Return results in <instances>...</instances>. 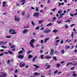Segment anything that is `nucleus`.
I'll list each match as a JSON object with an SVG mask.
<instances>
[{"label":"nucleus","instance_id":"obj_53","mask_svg":"<svg viewBox=\"0 0 77 77\" xmlns=\"http://www.w3.org/2000/svg\"><path fill=\"white\" fill-rule=\"evenodd\" d=\"M25 14V13L24 12H22V15H24Z\"/></svg>","mask_w":77,"mask_h":77},{"label":"nucleus","instance_id":"obj_18","mask_svg":"<svg viewBox=\"0 0 77 77\" xmlns=\"http://www.w3.org/2000/svg\"><path fill=\"white\" fill-rule=\"evenodd\" d=\"M32 57H33V56L32 55H30V54L29 55L28 58L29 59H31Z\"/></svg>","mask_w":77,"mask_h":77},{"label":"nucleus","instance_id":"obj_17","mask_svg":"<svg viewBox=\"0 0 77 77\" xmlns=\"http://www.w3.org/2000/svg\"><path fill=\"white\" fill-rule=\"evenodd\" d=\"M49 39H50L49 38H45V41H44L45 43L47 41H48V40H49Z\"/></svg>","mask_w":77,"mask_h":77},{"label":"nucleus","instance_id":"obj_47","mask_svg":"<svg viewBox=\"0 0 77 77\" xmlns=\"http://www.w3.org/2000/svg\"><path fill=\"white\" fill-rule=\"evenodd\" d=\"M40 30H44V27H42L40 29Z\"/></svg>","mask_w":77,"mask_h":77},{"label":"nucleus","instance_id":"obj_59","mask_svg":"<svg viewBox=\"0 0 77 77\" xmlns=\"http://www.w3.org/2000/svg\"><path fill=\"white\" fill-rule=\"evenodd\" d=\"M60 63L62 64H63V63H65V61H61L60 62Z\"/></svg>","mask_w":77,"mask_h":77},{"label":"nucleus","instance_id":"obj_37","mask_svg":"<svg viewBox=\"0 0 77 77\" xmlns=\"http://www.w3.org/2000/svg\"><path fill=\"white\" fill-rule=\"evenodd\" d=\"M74 68H75V66L71 67L70 69L71 70H74Z\"/></svg>","mask_w":77,"mask_h":77},{"label":"nucleus","instance_id":"obj_28","mask_svg":"<svg viewBox=\"0 0 77 77\" xmlns=\"http://www.w3.org/2000/svg\"><path fill=\"white\" fill-rule=\"evenodd\" d=\"M22 53H23V50H21L20 51H19L18 53V54H22Z\"/></svg>","mask_w":77,"mask_h":77},{"label":"nucleus","instance_id":"obj_31","mask_svg":"<svg viewBox=\"0 0 77 77\" xmlns=\"http://www.w3.org/2000/svg\"><path fill=\"white\" fill-rule=\"evenodd\" d=\"M73 76H74V77H77V75L75 73H74L72 74Z\"/></svg>","mask_w":77,"mask_h":77},{"label":"nucleus","instance_id":"obj_54","mask_svg":"<svg viewBox=\"0 0 77 77\" xmlns=\"http://www.w3.org/2000/svg\"><path fill=\"white\" fill-rule=\"evenodd\" d=\"M63 17V16H60V17H58V19H60V18H62Z\"/></svg>","mask_w":77,"mask_h":77},{"label":"nucleus","instance_id":"obj_4","mask_svg":"<svg viewBox=\"0 0 77 77\" xmlns=\"http://www.w3.org/2000/svg\"><path fill=\"white\" fill-rule=\"evenodd\" d=\"M47 67L45 68V69H48V68H50V65H48V63H47L45 64V67H47Z\"/></svg>","mask_w":77,"mask_h":77},{"label":"nucleus","instance_id":"obj_26","mask_svg":"<svg viewBox=\"0 0 77 77\" xmlns=\"http://www.w3.org/2000/svg\"><path fill=\"white\" fill-rule=\"evenodd\" d=\"M62 12V10H59L58 11V13L59 14H60L61 12Z\"/></svg>","mask_w":77,"mask_h":77},{"label":"nucleus","instance_id":"obj_45","mask_svg":"<svg viewBox=\"0 0 77 77\" xmlns=\"http://www.w3.org/2000/svg\"><path fill=\"white\" fill-rule=\"evenodd\" d=\"M6 38H11V36H6Z\"/></svg>","mask_w":77,"mask_h":77},{"label":"nucleus","instance_id":"obj_40","mask_svg":"<svg viewBox=\"0 0 77 77\" xmlns=\"http://www.w3.org/2000/svg\"><path fill=\"white\" fill-rule=\"evenodd\" d=\"M61 53L63 54H64V50H62L61 51Z\"/></svg>","mask_w":77,"mask_h":77},{"label":"nucleus","instance_id":"obj_42","mask_svg":"<svg viewBox=\"0 0 77 77\" xmlns=\"http://www.w3.org/2000/svg\"><path fill=\"white\" fill-rule=\"evenodd\" d=\"M16 6H20V3H16Z\"/></svg>","mask_w":77,"mask_h":77},{"label":"nucleus","instance_id":"obj_43","mask_svg":"<svg viewBox=\"0 0 77 77\" xmlns=\"http://www.w3.org/2000/svg\"><path fill=\"white\" fill-rule=\"evenodd\" d=\"M69 48H70V46H68L67 48H66V49H69Z\"/></svg>","mask_w":77,"mask_h":77},{"label":"nucleus","instance_id":"obj_10","mask_svg":"<svg viewBox=\"0 0 77 77\" xmlns=\"http://www.w3.org/2000/svg\"><path fill=\"white\" fill-rule=\"evenodd\" d=\"M21 3L23 2V3L21 4L22 5H23L26 3V0H22L20 1Z\"/></svg>","mask_w":77,"mask_h":77},{"label":"nucleus","instance_id":"obj_58","mask_svg":"<svg viewBox=\"0 0 77 77\" xmlns=\"http://www.w3.org/2000/svg\"><path fill=\"white\" fill-rule=\"evenodd\" d=\"M31 52H32V51H28L27 53V54H29V53H31Z\"/></svg>","mask_w":77,"mask_h":77},{"label":"nucleus","instance_id":"obj_29","mask_svg":"<svg viewBox=\"0 0 77 77\" xmlns=\"http://www.w3.org/2000/svg\"><path fill=\"white\" fill-rule=\"evenodd\" d=\"M57 23H58V24H60L61 23H62V21H57Z\"/></svg>","mask_w":77,"mask_h":77},{"label":"nucleus","instance_id":"obj_38","mask_svg":"<svg viewBox=\"0 0 77 77\" xmlns=\"http://www.w3.org/2000/svg\"><path fill=\"white\" fill-rule=\"evenodd\" d=\"M56 9V8H54L52 9L51 10V11H55Z\"/></svg>","mask_w":77,"mask_h":77},{"label":"nucleus","instance_id":"obj_57","mask_svg":"<svg viewBox=\"0 0 77 77\" xmlns=\"http://www.w3.org/2000/svg\"><path fill=\"white\" fill-rule=\"evenodd\" d=\"M63 42V40H61L60 42V44H62Z\"/></svg>","mask_w":77,"mask_h":77},{"label":"nucleus","instance_id":"obj_35","mask_svg":"<svg viewBox=\"0 0 77 77\" xmlns=\"http://www.w3.org/2000/svg\"><path fill=\"white\" fill-rule=\"evenodd\" d=\"M69 15L71 17H74V15H73V14L72 13H70Z\"/></svg>","mask_w":77,"mask_h":77},{"label":"nucleus","instance_id":"obj_11","mask_svg":"<svg viewBox=\"0 0 77 77\" xmlns=\"http://www.w3.org/2000/svg\"><path fill=\"white\" fill-rule=\"evenodd\" d=\"M35 39H32L31 40L29 43V44H33L34 43V42H35Z\"/></svg>","mask_w":77,"mask_h":77},{"label":"nucleus","instance_id":"obj_24","mask_svg":"<svg viewBox=\"0 0 77 77\" xmlns=\"http://www.w3.org/2000/svg\"><path fill=\"white\" fill-rule=\"evenodd\" d=\"M52 25H53V24H51V23H50L49 24H48L46 26H52Z\"/></svg>","mask_w":77,"mask_h":77},{"label":"nucleus","instance_id":"obj_48","mask_svg":"<svg viewBox=\"0 0 77 77\" xmlns=\"http://www.w3.org/2000/svg\"><path fill=\"white\" fill-rule=\"evenodd\" d=\"M4 43V41H3L2 42H0V44H3Z\"/></svg>","mask_w":77,"mask_h":77},{"label":"nucleus","instance_id":"obj_33","mask_svg":"<svg viewBox=\"0 0 77 77\" xmlns=\"http://www.w3.org/2000/svg\"><path fill=\"white\" fill-rule=\"evenodd\" d=\"M58 72V71H57V70H56L54 71V74H57V73Z\"/></svg>","mask_w":77,"mask_h":77},{"label":"nucleus","instance_id":"obj_6","mask_svg":"<svg viewBox=\"0 0 77 77\" xmlns=\"http://www.w3.org/2000/svg\"><path fill=\"white\" fill-rule=\"evenodd\" d=\"M39 13L38 12H36L34 14L33 17H37L39 16Z\"/></svg>","mask_w":77,"mask_h":77},{"label":"nucleus","instance_id":"obj_23","mask_svg":"<svg viewBox=\"0 0 77 77\" xmlns=\"http://www.w3.org/2000/svg\"><path fill=\"white\" fill-rule=\"evenodd\" d=\"M40 57L42 59H44V55H41Z\"/></svg>","mask_w":77,"mask_h":77},{"label":"nucleus","instance_id":"obj_62","mask_svg":"<svg viewBox=\"0 0 77 77\" xmlns=\"http://www.w3.org/2000/svg\"><path fill=\"white\" fill-rule=\"evenodd\" d=\"M9 45H10V46H11V45H12V43H9Z\"/></svg>","mask_w":77,"mask_h":77},{"label":"nucleus","instance_id":"obj_19","mask_svg":"<svg viewBox=\"0 0 77 77\" xmlns=\"http://www.w3.org/2000/svg\"><path fill=\"white\" fill-rule=\"evenodd\" d=\"M52 32H53L54 33H56L57 32V30L54 29L52 31Z\"/></svg>","mask_w":77,"mask_h":77},{"label":"nucleus","instance_id":"obj_2","mask_svg":"<svg viewBox=\"0 0 77 77\" xmlns=\"http://www.w3.org/2000/svg\"><path fill=\"white\" fill-rule=\"evenodd\" d=\"M54 49H51V52H50V54L51 55V56H53V55H54Z\"/></svg>","mask_w":77,"mask_h":77},{"label":"nucleus","instance_id":"obj_34","mask_svg":"<svg viewBox=\"0 0 77 77\" xmlns=\"http://www.w3.org/2000/svg\"><path fill=\"white\" fill-rule=\"evenodd\" d=\"M15 45H12V46H11V48H15Z\"/></svg>","mask_w":77,"mask_h":77},{"label":"nucleus","instance_id":"obj_61","mask_svg":"<svg viewBox=\"0 0 77 77\" xmlns=\"http://www.w3.org/2000/svg\"><path fill=\"white\" fill-rule=\"evenodd\" d=\"M48 53H49L48 51H47L46 53H45V54H48Z\"/></svg>","mask_w":77,"mask_h":77},{"label":"nucleus","instance_id":"obj_55","mask_svg":"<svg viewBox=\"0 0 77 77\" xmlns=\"http://www.w3.org/2000/svg\"><path fill=\"white\" fill-rule=\"evenodd\" d=\"M60 41V40H57L56 41V42H59Z\"/></svg>","mask_w":77,"mask_h":77},{"label":"nucleus","instance_id":"obj_20","mask_svg":"<svg viewBox=\"0 0 77 77\" xmlns=\"http://www.w3.org/2000/svg\"><path fill=\"white\" fill-rule=\"evenodd\" d=\"M56 65H57V68H59V67H60V66H61L60 64H59V63L57 64Z\"/></svg>","mask_w":77,"mask_h":77},{"label":"nucleus","instance_id":"obj_9","mask_svg":"<svg viewBox=\"0 0 77 77\" xmlns=\"http://www.w3.org/2000/svg\"><path fill=\"white\" fill-rule=\"evenodd\" d=\"M14 17H15V21H20V19L19 17H18V18L16 17V16H15Z\"/></svg>","mask_w":77,"mask_h":77},{"label":"nucleus","instance_id":"obj_39","mask_svg":"<svg viewBox=\"0 0 77 77\" xmlns=\"http://www.w3.org/2000/svg\"><path fill=\"white\" fill-rule=\"evenodd\" d=\"M38 29H39V27L37 26L36 27L35 30H38Z\"/></svg>","mask_w":77,"mask_h":77},{"label":"nucleus","instance_id":"obj_13","mask_svg":"<svg viewBox=\"0 0 77 77\" xmlns=\"http://www.w3.org/2000/svg\"><path fill=\"white\" fill-rule=\"evenodd\" d=\"M37 58V56H36L35 57H34L32 59V61L35 62V60H36V59Z\"/></svg>","mask_w":77,"mask_h":77},{"label":"nucleus","instance_id":"obj_36","mask_svg":"<svg viewBox=\"0 0 77 77\" xmlns=\"http://www.w3.org/2000/svg\"><path fill=\"white\" fill-rule=\"evenodd\" d=\"M65 27L66 29H68V25L67 24L65 25Z\"/></svg>","mask_w":77,"mask_h":77},{"label":"nucleus","instance_id":"obj_8","mask_svg":"<svg viewBox=\"0 0 77 77\" xmlns=\"http://www.w3.org/2000/svg\"><path fill=\"white\" fill-rule=\"evenodd\" d=\"M51 32V29H48L44 31V32L45 33H49V32Z\"/></svg>","mask_w":77,"mask_h":77},{"label":"nucleus","instance_id":"obj_52","mask_svg":"<svg viewBox=\"0 0 77 77\" xmlns=\"http://www.w3.org/2000/svg\"><path fill=\"white\" fill-rule=\"evenodd\" d=\"M12 29H11L9 30V32L10 33H11V32H12Z\"/></svg>","mask_w":77,"mask_h":77},{"label":"nucleus","instance_id":"obj_12","mask_svg":"<svg viewBox=\"0 0 77 77\" xmlns=\"http://www.w3.org/2000/svg\"><path fill=\"white\" fill-rule=\"evenodd\" d=\"M72 20H69V19H68L67 20H66L65 21V23H69V22H71L72 21Z\"/></svg>","mask_w":77,"mask_h":77},{"label":"nucleus","instance_id":"obj_14","mask_svg":"<svg viewBox=\"0 0 77 77\" xmlns=\"http://www.w3.org/2000/svg\"><path fill=\"white\" fill-rule=\"evenodd\" d=\"M33 66L36 67L35 68V69H37V68H39V66H37V65H35V64H34Z\"/></svg>","mask_w":77,"mask_h":77},{"label":"nucleus","instance_id":"obj_51","mask_svg":"<svg viewBox=\"0 0 77 77\" xmlns=\"http://www.w3.org/2000/svg\"><path fill=\"white\" fill-rule=\"evenodd\" d=\"M75 24H73L70 25V27H72L73 26H75Z\"/></svg>","mask_w":77,"mask_h":77},{"label":"nucleus","instance_id":"obj_27","mask_svg":"<svg viewBox=\"0 0 77 77\" xmlns=\"http://www.w3.org/2000/svg\"><path fill=\"white\" fill-rule=\"evenodd\" d=\"M39 74H40V73L37 72H35L34 74V75H39Z\"/></svg>","mask_w":77,"mask_h":77},{"label":"nucleus","instance_id":"obj_22","mask_svg":"<svg viewBox=\"0 0 77 77\" xmlns=\"http://www.w3.org/2000/svg\"><path fill=\"white\" fill-rule=\"evenodd\" d=\"M6 2H3L2 5L3 6H5V5H6Z\"/></svg>","mask_w":77,"mask_h":77},{"label":"nucleus","instance_id":"obj_32","mask_svg":"<svg viewBox=\"0 0 77 77\" xmlns=\"http://www.w3.org/2000/svg\"><path fill=\"white\" fill-rule=\"evenodd\" d=\"M46 58L47 59H51V57H50V56L46 57Z\"/></svg>","mask_w":77,"mask_h":77},{"label":"nucleus","instance_id":"obj_56","mask_svg":"<svg viewBox=\"0 0 77 77\" xmlns=\"http://www.w3.org/2000/svg\"><path fill=\"white\" fill-rule=\"evenodd\" d=\"M44 42V40H42V39L41 40V43L42 44Z\"/></svg>","mask_w":77,"mask_h":77},{"label":"nucleus","instance_id":"obj_63","mask_svg":"<svg viewBox=\"0 0 77 77\" xmlns=\"http://www.w3.org/2000/svg\"><path fill=\"white\" fill-rule=\"evenodd\" d=\"M17 72H18V70H17V69H16L15 70V73H17Z\"/></svg>","mask_w":77,"mask_h":77},{"label":"nucleus","instance_id":"obj_16","mask_svg":"<svg viewBox=\"0 0 77 77\" xmlns=\"http://www.w3.org/2000/svg\"><path fill=\"white\" fill-rule=\"evenodd\" d=\"M43 20H40L38 21V24H41L42 22H43Z\"/></svg>","mask_w":77,"mask_h":77},{"label":"nucleus","instance_id":"obj_7","mask_svg":"<svg viewBox=\"0 0 77 77\" xmlns=\"http://www.w3.org/2000/svg\"><path fill=\"white\" fill-rule=\"evenodd\" d=\"M28 32V30L25 29L23 31V34H26V33H27V32Z\"/></svg>","mask_w":77,"mask_h":77},{"label":"nucleus","instance_id":"obj_21","mask_svg":"<svg viewBox=\"0 0 77 77\" xmlns=\"http://www.w3.org/2000/svg\"><path fill=\"white\" fill-rule=\"evenodd\" d=\"M59 6H60V5H64V3L63 2H62L61 3L60 2H59Z\"/></svg>","mask_w":77,"mask_h":77},{"label":"nucleus","instance_id":"obj_1","mask_svg":"<svg viewBox=\"0 0 77 77\" xmlns=\"http://www.w3.org/2000/svg\"><path fill=\"white\" fill-rule=\"evenodd\" d=\"M1 74H2V75H0V77H6V75H7V74L5 73L1 72Z\"/></svg>","mask_w":77,"mask_h":77},{"label":"nucleus","instance_id":"obj_49","mask_svg":"<svg viewBox=\"0 0 77 77\" xmlns=\"http://www.w3.org/2000/svg\"><path fill=\"white\" fill-rule=\"evenodd\" d=\"M55 54H57V53H59V51H55Z\"/></svg>","mask_w":77,"mask_h":77},{"label":"nucleus","instance_id":"obj_46","mask_svg":"<svg viewBox=\"0 0 77 77\" xmlns=\"http://www.w3.org/2000/svg\"><path fill=\"white\" fill-rule=\"evenodd\" d=\"M11 33L12 34V35H14V34H16L17 32H11Z\"/></svg>","mask_w":77,"mask_h":77},{"label":"nucleus","instance_id":"obj_5","mask_svg":"<svg viewBox=\"0 0 77 77\" xmlns=\"http://www.w3.org/2000/svg\"><path fill=\"white\" fill-rule=\"evenodd\" d=\"M18 57L19 59H23L24 58V56L22 55L21 54H20L19 56H18Z\"/></svg>","mask_w":77,"mask_h":77},{"label":"nucleus","instance_id":"obj_30","mask_svg":"<svg viewBox=\"0 0 77 77\" xmlns=\"http://www.w3.org/2000/svg\"><path fill=\"white\" fill-rule=\"evenodd\" d=\"M8 52L10 54H12V52L10 51H8Z\"/></svg>","mask_w":77,"mask_h":77},{"label":"nucleus","instance_id":"obj_50","mask_svg":"<svg viewBox=\"0 0 77 77\" xmlns=\"http://www.w3.org/2000/svg\"><path fill=\"white\" fill-rule=\"evenodd\" d=\"M35 9H36V10H35L37 12H38V8L37 7Z\"/></svg>","mask_w":77,"mask_h":77},{"label":"nucleus","instance_id":"obj_41","mask_svg":"<svg viewBox=\"0 0 77 77\" xmlns=\"http://www.w3.org/2000/svg\"><path fill=\"white\" fill-rule=\"evenodd\" d=\"M31 23H32V24L33 26H35V23H33V21H32Z\"/></svg>","mask_w":77,"mask_h":77},{"label":"nucleus","instance_id":"obj_3","mask_svg":"<svg viewBox=\"0 0 77 77\" xmlns=\"http://www.w3.org/2000/svg\"><path fill=\"white\" fill-rule=\"evenodd\" d=\"M25 65H26V64L24 62H21L20 63V64L19 66L20 67H23V66H25Z\"/></svg>","mask_w":77,"mask_h":77},{"label":"nucleus","instance_id":"obj_64","mask_svg":"<svg viewBox=\"0 0 77 77\" xmlns=\"http://www.w3.org/2000/svg\"><path fill=\"white\" fill-rule=\"evenodd\" d=\"M75 15H77V12H76V13L74 14V16Z\"/></svg>","mask_w":77,"mask_h":77},{"label":"nucleus","instance_id":"obj_60","mask_svg":"<svg viewBox=\"0 0 77 77\" xmlns=\"http://www.w3.org/2000/svg\"><path fill=\"white\" fill-rule=\"evenodd\" d=\"M65 15L63 13L61 14H60V16H62V15Z\"/></svg>","mask_w":77,"mask_h":77},{"label":"nucleus","instance_id":"obj_44","mask_svg":"<svg viewBox=\"0 0 77 77\" xmlns=\"http://www.w3.org/2000/svg\"><path fill=\"white\" fill-rule=\"evenodd\" d=\"M73 32H72V34H71V35L72 38H73V37L74 36V35L73 34Z\"/></svg>","mask_w":77,"mask_h":77},{"label":"nucleus","instance_id":"obj_25","mask_svg":"<svg viewBox=\"0 0 77 77\" xmlns=\"http://www.w3.org/2000/svg\"><path fill=\"white\" fill-rule=\"evenodd\" d=\"M53 59H54V60H57V59H56V57H53Z\"/></svg>","mask_w":77,"mask_h":77},{"label":"nucleus","instance_id":"obj_15","mask_svg":"<svg viewBox=\"0 0 77 77\" xmlns=\"http://www.w3.org/2000/svg\"><path fill=\"white\" fill-rule=\"evenodd\" d=\"M32 44L33 43H29V44L30 45L31 47L33 48H34V45Z\"/></svg>","mask_w":77,"mask_h":77}]
</instances>
